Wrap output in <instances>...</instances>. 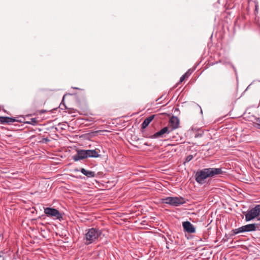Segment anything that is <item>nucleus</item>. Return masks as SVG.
I'll return each instance as SVG.
<instances>
[{"label": "nucleus", "mask_w": 260, "mask_h": 260, "mask_svg": "<svg viewBox=\"0 0 260 260\" xmlns=\"http://www.w3.org/2000/svg\"><path fill=\"white\" fill-rule=\"evenodd\" d=\"M223 173L221 168H206L198 171L195 175L196 180L200 184L204 183L205 180L208 177H213Z\"/></svg>", "instance_id": "1"}, {"label": "nucleus", "mask_w": 260, "mask_h": 260, "mask_svg": "<svg viewBox=\"0 0 260 260\" xmlns=\"http://www.w3.org/2000/svg\"><path fill=\"white\" fill-rule=\"evenodd\" d=\"M102 235L101 231L95 228L89 229L85 235L84 239L86 244H90L99 240Z\"/></svg>", "instance_id": "2"}, {"label": "nucleus", "mask_w": 260, "mask_h": 260, "mask_svg": "<svg viewBox=\"0 0 260 260\" xmlns=\"http://www.w3.org/2000/svg\"><path fill=\"white\" fill-rule=\"evenodd\" d=\"M257 217L260 220V204L256 205L254 208L249 210L245 215V220L250 221Z\"/></svg>", "instance_id": "3"}, {"label": "nucleus", "mask_w": 260, "mask_h": 260, "mask_svg": "<svg viewBox=\"0 0 260 260\" xmlns=\"http://www.w3.org/2000/svg\"><path fill=\"white\" fill-rule=\"evenodd\" d=\"M162 202L174 206H178L184 203L183 198L178 197H167L162 199Z\"/></svg>", "instance_id": "4"}, {"label": "nucleus", "mask_w": 260, "mask_h": 260, "mask_svg": "<svg viewBox=\"0 0 260 260\" xmlns=\"http://www.w3.org/2000/svg\"><path fill=\"white\" fill-rule=\"evenodd\" d=\"M256 224H249L239 228L234 229L232 230V232L234 235H236L240 233L254 231L256 230Z\"/></svg>", "instance_id": "5"}, {"label": "nucleus", "mask_w": 260, "mask_h": 260, "mask_svg": "<svg viewBox=\"0 0 260 260\" xmlns=\"http://www.w3.org/2000/svg\"><path fill=\"white\" fill-rule=\"evenodd\" d=\"M44 213L48 217H51L54 219H58L59 220L62 218L61 214L58 210L51 208H46L44 209Z\"/></svg>", "instance_id": "6"}, {"label": "nucleus", "mask_w": 260, "mask_h": 260, "mask_svg": "<svg viewBox=\"0 0 260 260\" xmlns=\"http://www.w3.org/2000/svg\"><path fill=\"white\" fill-rule=\"evenodd\" d=\"M182 226L184 231L188 233H194L196 232L195 227L188 221L183 222Z\"/></svg>", "instance_id": "7"}, {"label": "nucleus", "mask_w": 260, "mask_h": 260, "mask_svg": "<svg viewBox=\"0 0 260 260\" xmlns=\"http://www.w3.org/2000/svg\"><path fill=\"white\" fill-rule=\"evenodd\" d=\"M75 160H78L87 158V150H82L78 151L77 154L73 156Z\"/></svg>", "instance_id": "8"}, {"label": "nucleus", "mask_w": 260, "mask_h": 260, "mask_svg": "<svg viewBox=\"0 0 260 260\" xmlns=\"http://www.w3.org/2000/svg\"><path fill=\"white\" fill-rule=\"evenodd\" d=\"M170 123L173 129H176L179 126V119L177 117L173 116L170 120Z\"/></svg>", "instance_id": "9"}, {"label": "nucleus", "mask_w": 260, "mask_h": 260, "mask_svg": "<svg viewBox=\"0 0 260 260\" xmlns=\"http://www.w3.org/2000/svg\"><path fill=\"white\" fill-rule=\"evenodd\" d=\"M154 117V115H151L150 116L146 118L142 124V128L143 129L145 128L153 119Z\"/></svg>", "instance_id": "10"}, {"label": "nucleus", "mask_w": 260, "mask_h": 260, "mask_svg": "<svg viewBox=\"0 0 260 260\" xmlns=\"http://www.w3.org/2000/svg\"><path fill=\"white\" fill-rule=\"evenodd\" d=\"M81 172L88 177H93L95 175L94 172L86 170L84 168L81 169Z\"/></svg>", "instance_id": "11"}, {"label": "nucleus", "mask_w": 260, "mask_h": 260, "mask_svg": "<svg viewBox=\"0 0 260 260\" xmlns=\"http://www.w3.org/2000/svg\"><path fill=\"white\" fill-rule=\"evenodd\" d=\"M87 157H98L100 155L95 150H87Z\"/></svg>", "instance_id": "12"}, {"label": "nucleus", "mask_w": 260, "mask_h": 260, "mask_svg": "<svg viewBox=\"0 0 260 260\" xmlns=\"http://www.w3.org/2000/svg\"><path fill=\"white\" fill-rule=\"evenodd\" d=\"M16 121L14 118L7 117H0V121L2 123H10L14 122Z\"/></svg>", "instance_id": "13"}, {"label": "nucleus", "mask_w": 260, "mask_h": 260, "mask_svg": "<svg viewBox=\"0 0 260 260\" xmlns=\"http://www.w3.org/2000/svg\"><path fill=\"white\" fill-rule=\"evenodd\" d=\"M168 131V128L167 127H165L163 128L162 129H161L160 131L157 132L154 134V137H157L161 136L163 135L164 134H166Z\"/></svg>", "instance_id": "14"}, {"label": "nucleus", "mask_w": 260, "mask_h": 260, "mask_svg": "<svg viewBox=\"0 0 260 260\" xmlns=\"http://www.w3.org/2000/svg\"><path fill=\"white\" fill-rule=\"evenodd\" d=\"M254 124L257 128H260V118H257L255 119Z\"/></svg>", "instance_id": "15"}, {"label": "nucleus", "mask_w": 260, "mask_h": 260, "mask_svg": "<svg viewBox=\"0 0 260 260\" xmlns=\"http://www.w3.org/2000/svg\"><path fill=\"white\" fill-rule=\"evenodd\" d=\"M187 77V73H185L182 77H181V78L180 79V82H183L185 80V79Z\"/></svg>", "instance_id": "16"}, {"label": "nucleus", "mask_w": 260, "mask_h": 260, "mask_svg": "<svg viewBox=\"0 0 260 260\" xmlns=\"http://www.w3.org/2000/svg\"><path fill=\"white\" fill-rule=\"evenodd\" d=\"M193 158V156L192 155H189L188 156H187L186 158V161L187 162H188L189 161H190Z\"/></svg>", "instance_id": "17"}, {"label": "nucleus", "mask_w": 260, "mask_h": 260, "mask_svg": "<svg viewBox=\"0 0 260 260\" xmlns=\"http://www.w3.org/2000/svg\"><path fill=\"white\" fill-rule=\"evenodd\" d=\"M65 99V94L63 95L62 96V102H64V100Z\"/></svg>", "instance_id": "18"}, {"label": "nucleus", "mask_w": 260, "mask_h": 260, "mask_svg": "<svg viewBox=\"0 0 260 260\" xmlns=\"http://www.w3.org/2000/svg\"><path fill=\"white\" fill-rule=\"evenodd\" d=\"M62 105H63V102H62V104H60V106H62Z\"/></svg>", "instance_id": "19"}]
</instances>
